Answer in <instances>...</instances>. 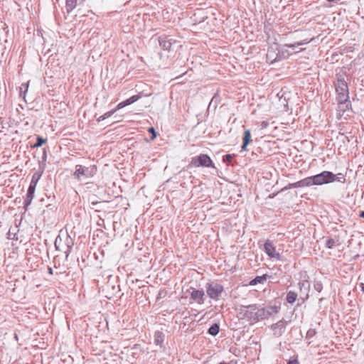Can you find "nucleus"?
Masks as SVG:
<instances>
[{
	"instance_id": "1",
	"label": "nucleus",
	"mask_w": 364,
	"mask_h": 364,
	"mask_svg": "<svg viewBox=\"0 0 364 364\" xmlns=\"http://www.w3.org/2000/svg\"><path fill=\"white\" fill-rule=\"evenodd\" d=\"M305 36V31L295 30L282 33L281 40L284 42V47L295 49L300 46L306 45L313 41V38H306Z\"/></svg>"
},
{
	"instance_id": "2",
	"label": "nucleus",
	"mask_w": 364,
	"mask_h": 364,
	"mask_svg": "<svg viewBox=\"0 0 364 364\" xmlns=\"http://www.w3.org/2000/svg\"><path fill=\"white\" fill-rule=\"evenodd\" d=\"M260 304H253L250 305H240L237 308L238 317L240 319H244L250 323H255L258 322V308Z\"/></svg>"
},
{
	"instance_id": "3",
	"label": "nucleus",
	"mask_w": 364,
	"mask_h": 364,
	"mask_svg": "<svg viewBox=\"0 0 364 364\" xmlns=\"http://www.w3.org/2000/svg\"><path fill=\"white\" fill-rule=\"evenodd\" d=\"M311 186H322L336 181V176L329 171H323L314 176H309Z\"/></svg>"
},
{
	"instance_id": "4",
	"label": "nucleus",
	"mask_w": 364,
	"mask_h": 364,
	"mask_svg": "<svg viewBox=\"0 0 364 364\" xmlns=\"http://www.w3.org/2000/svg\"><path fill=\"white\" fill-rule=\"evenodd\" d=\"M97 168L95 165L84 166L77 164L75 166V171L73 173L75 178L81 181L82 178L88 179L93 177L97 173Z\"/></svg>"
},
{
	"instance_id": "5",
	"label": "nucleus",
	"mask_w": 364,
	"mask_h": 364,
	"mask_svg": "<svg viewBox=\"0 0 364 364\" xmlns=\"http://www.w3.org/2000/svg\"><path fill=\"white\" fill-rule=\"evenodd\" d=\"M336 101L344 102L349 100L348 87L344 78L339 75L337 77V83L336 84Z\"/></svg>"
},
{
	"instance_id": "6",
	"label": "nucleus",
	"mask_w": 364,
	"mask_h": 364,
	"mask_svg": "<svg viewBox=\"0 0 364 364\" xmlns=\"http://www.w3.org/2000/svg\"><path fill=\"white\" fill-rule=\"evenodd\" d=\"M191 165L194 167L215 168L213 160L206 154H200L192 157Z\"/></svg>"
},
{
	"instance_id": "7",
	"label": "nucleus",
	"mask_w": 364,
	"mask_h": 364,
	"mask_svg": "<svg viewBox=\"0 0 364 364\" xmlns=\"http://www.w3.org/2000/svg\"><path fill=\"white\" fill-rule=\"evenodd\" d=\"M205 287L208 296L213 300H218L224 290L223 285L214 282L207 283Z\"/></svg>"
},
{
	"instance_id": "8",
	"label": "nucleus",
	"mask_w": 364,
	"mask_h": 364,
	"mask_svg": "<svg viewBox=\"0 0 364 364\" xmlns=\"http://www.w3.org/2000/svg\"><path fill=\"white\" fill-rule=\"evenodd\" d=\"M281 309L280 306H267L263 308H258L259 320L262 321L278 314Z\"/></svg>"
},
{
	"instance_id": "9",
	"label": "nucleus",
	"mask_w": 364,
	"mask_h": 364,
	"mask_svg": "<svg viewBox=\"0 0 364 364\" xmlns=\"http://www.w3.org/2000/svg\"><path fill=\"white\" fill-rule=\"evenodd\" d=\"M287 323L288 322L284 318H282L277 323L272 324L270 328L273 332V335L276 337L282 336L285 332Z\"/></svg>"
},
{
	"instance_id": "10",
	"label": "nucleus",
	"mask_w": 364,
	"mask_h": 364,
	"mask_svg": "<svg viewBox=\"0 0 364 364\" xmlns=\"http://www.w3.org/2000/svg\"><path fill=\"white\" fill-rule=\"evenodd\" d=\"M299 289H300L301 292H304L305 294V296L304 297L303 296H300L298 299L299 302H301V303H299L297 304V306L301 305L302 303H304L306 300H307L309 299V289H310V284H309L308 280H302V281L299 282Z\"/></svg>"
},
{
	"instance_id": "11",
	"label": "nucleus",
	"mask_w": 364,
	"mask_h": 364,
	"mask_svg": "<svg viewBox=\"0 0 364 364\" xmlns=\"http://www.w3.org/2000/svg\"><path fill=\"white\" fill-rule=\"evenodd\" d=\"M311 180L310 177L304 178L297 182L289 183L287 186H284L281 191H287L289 188H303V187H309L311 186Z\"/></svg>"
},
{
	"instance_id": "12",
	"label": "nucleus",
	"mask_w": 364,
	"mask_h": 364,
	"mask_svg": "<svg viewBox=\"0 0 364 364\" xmlns=\"http://www.w3.org/2000/svg\"><path fill=\"white\" fill-rule=\"evenodd\" d=\"M173 43H176V41H173L170 36L163 35L159 37V46L164 50H170Z\"/></svg>"
},
{
	"instance_id": "13",
	"label": "nucleus",
	"mask_w": 364,
	"mask_h": 364,
	"mask_svg": "<svg viewBox=\"0 0 364 364\" xmlns=\"http://www.w3.org/2000/svg\"><path fill=\"white\" fill-rule=\"evenodd\" d=\"M264 248L266 254L269 257L279 259L280 254L276 252V248L271 242L269 240L266 241L264 245Z\"/></svg>"
},
{
	"instance_id": "14",
	"label": "nucleus",
	"mask_w": 364,
	"mask_h": 364,
	"mask_svg": "<svg viewBox=\"0 0 364 364\" xmlns=\"http://www.w3.org/2000/svg\"><path fill=\"white\" fill-rule=\"evenodd\" d=\"M338 109H337V119H340L344 113L351 108V102L350 100L344 102H337Z\"/></svg>"
},
{
	"instance_id": "15",
	"label": "nucleus",
	"mask_w": 364,
	"mask_h": 364,
	"mask_svg": "<svg viewBox=\"0 0 364 364\" xmlns=\"http://www.w3.org/2000/svg\"><path fill=\"white\" fill-rule=\"evenodd\" d=\"M73 245L74 242L71 237L68 235H66L63 246L62 247V250L64 252L65 255L66 259H68V257L72 251Z\"/></svg>"
},
{
	"instance_id": "16",
	"label": "nucleus",
	"mask_w": 364,
	"mask_h": 364,
	"mask_svg": "<svg viewBox=\"0 0 364 364\" xmlns=\"http://www.w3.org/2000/svg\"><path fill=\"white\" fill-rule=\"evenodd\" d=\"M205 292L203 289H192L191 292V299L196 301L198 304L204 303Z\"/></svg>"
},
{
	"instance_id": "17",
	"label": "nucleus",
	"mask_w": 364,
	"mask_h": 364,
	"mask_svg": "<svg viewBox=\"0 0 364 364\" xmlns=\"http://www.w3.org/2000/svg\"><path fill=\"white\" fill-rule=\"evenodd\" d=\"M140 98H141V95H132L129 98H128V99H127V100L119 102L116 106V109L119 110L120 109H122V108L125 107L126 106L130 105L134 103L135 102H136Z\"/></svg>"
},
{
	"instance_id": "18",
	"label": "nucleus",
	"mask_w": 364,
	"mask_h": 364,
	"mask_svg": "<svg viewBox=\"0 0 364 364\" xmlns=\"http://www.w3.org/2000/svg\"><path fill=\"white\" fill-rule=\"evenodd\" d=\"M35 190H36L35 187L28 186L26 198L24 199V201H23V207H24L25 210H27L28 207L31 205L32 200L34 197Z\"/></svg>"
},
{
	"instance_id": "19",
	"label": "nucleus",
	"mask_w": 364,
	"mask_h": 364,
	"mask_svg": "<svg viewBox=\"0 0 364 364\" xmlns=\"http://www.w3.org/2000/svg\"><path fill=\"white\" fill-rule=\"evenodd\" d=\"M268 276L267 274H263L262 276H257L254 279H251L249 282L250 286H255L257 284H264L267 279Z\"/></svg>"
},
{
	"instance_id": "20",
	"label": "nucleus",
	"mask_w": 364,
	"mask_h": 364,
	"mask_svg": "<svg viewBox=\"0 0 364 364\" xmlns=\"http://www.w3.org/2000/svg\"><path fill=\"white\" fill-rule=\"evenodd\" d=\"M43 173V170H42L40 172H35L32 175L31 180L29 186H32V187L36 188L37 183L38 182V181L40 180Z\"/></svg>"
},
{
	"instance_id": "21",
	"label": "nucleus",
	"mask_w": 364,
	"mask_h": 364,
	"mask_svg": "<svg viewBox=\"0 0 364 364\" xmlns=\"http://www.w3.org/2000/svg\"><path fill=\"white\" fill-rule=\"evenodd\" d=\"M164 341V334L161 331H156L154 333V343L162 347Z\"/></svg>"
},
{
	"instance_id": "22",
	"label": "nucleus",
	"mask_w": 364,
	"mask_h": 364,
	"mask_svg": "<svg viewBox=\"0 0 364 364\" xmlns=\"http://www.w3.org/2000/svg\"><path fill=\"white\" fill-rule=\"evenodd\" d=\"M298 294L294 291H289L287 293L286 300L287 303L293 304L297 299Z\"/></svg>"
},
{
	"instance_id": "23",
	"label": "nucleus",
	"mask_w": 364,
	"mask_h": 364,
	"mask_svg": "<svg viewBox=\"0 0 364 364\" xmlns=\"http://www.w3.org/2000/svg\"><path fill=\"white\" fill-rule=\"evenodd\" d=\"M47 138H43L41 136L38 135L36 136V141L35 144L31 145V149L38 148L41 146L43 144H45L47 141Z\"/></svg>"
},
{
	"instance_id": "24",
	"label": "nucleus",
	"mask_w": 364,
	"mask_h": 364,
	"mask_svg": "<svg viewBox=\"0 0 364 364\" xmlns=\"http://www.w3.org/2000/svg\"><path fill=\"white\" fill-rule=\"evenodd\" d=\"M220 331V325L217 323L212 324L208 330V333L213 336L218 334Z\"/></svg>"
},
{
	"instance_id": "25",
	"label": "nucleus",
	"mask_w": 364,
	"mask_h": 364,
	"mask_svg": "<svg viewBox=\"0 0 364 364\" xmlns=\"http://www.w3.org/2000/svg\"><path fill=\"white\" fill-rule=\"evenodd\" d=\"M28 84H29L28 82H25V83H22L21 87H19V95L24 100H25V98H26V94L28 92Z\"/></svg>"
},
{
	"instance_id": "26",
	"label": "nucleus",
	"mask_w": 364,
	"mask_h": 364,
	"mask_svg": "<svg viewBox=\"0 0 364 364\" xmlns=\"http://www.w3.org/2000/svg\"><path fill=\"white\" fill-rule=\"evenodd\" d=\"M48 151V147H44L43 149V156L41 157V161H40V168H42V170L44 171L46 163L47 160V152Z\"/></svg>"
},
{
	"instance_id": "27",
	"label": "nucleus",
	"mask_w": 364,
	"mask_h": 364,
	"mask_svg": "<svg viewBox=\"0 0 364 364\" xmlns=\"http://www.w3.org/2000/svg\"><path fill=\"white\" fill-rule=\"evenodd\" d=\"M117 111V109H116V107L114 109H112L109 112H107L106 113H105L104 114L101 115L100 117H99L97 119V121L98 122H101V121H103L105 120V119L111 117L114 112H116Z\"/></svg>"
},
{
	"instance_id": "28",
	"label": "nucleus",
	"mask_w": 364,
	"mask_h": 364,
	"mask_svg": "<svg viewBox=\"0 0 364 364\" xmlns=\"http://www.w3.org/2000/svg\"><path fill=\"white\" fill-rule=\"evenodd\" d=\"M220 96L218 93L215 94V95L213 97L212 100H210L208 107H213L214 109H216L218 107V102H219Z\"/></svg>"
},
{
	"instance_id": "29",
	"label": "nucleus",
	"mask_w": 364,
	"mask_h": 364,
	"mask_svg": "<svg viewBox=\"0 0 364 364\" xmlns=\"http://www.w3.org/2000/svg\"><path fill=\"white\" fill-rule=\"evenodd\" d=\"M77 1H65L67 14H70L77 6Z\"/></svg>"
},
{
	"instance_id": "30",
	"label": "nucleus",
	"mask_w": 364,
	"mask_h": 364,
	"mask_svg": "<svg viewBox=\"0 0 364 364\" xmlns=\"http://www.w3.org/2000/svg\"><path fill=\"white\" fill-rule=\"evenodd\" d=\"M251 141L252 139L250 131L249 129L245 130L242 138V142L245 143V144H249Z\"/></svg>"
},
{
	"instance_id": "31",
	"label": "nucleus",
	"mask_w": 364,
	"mask_h": 364,
	"mask_svg": "<svg viewBox=\"0 0 364 364\" xmlns=\"http://www.w3.org/2000/svg\"><path fill=\"white\" fill-rule=\"evenodd\" d=\"M207 17L208 16L206 14H203L200 17V19H197V14L195 13L191 18L193 19V21H194V23L196 24V23H199L205 21V20L207 18Z\"/></svg>"
},
{
	"instance_id": "32",
	"label": "nucleus",
	"mask_w": 364,
	"mask_h": 364,
	"mask_svg": "<svg viewBox=\"0 0 364 364\" xmlns=\"http://www.w3.org/2000/svg\"><path fill=\"white\" fill-rule=\"evenodd\" d=\"M314 289L318 293H320L323 289V284L321 281L314 280Z\"/></svg>"
},
{
	"instance_id": "33",
	"label": "nucleus",
	"mask_w": 364,
	"mask_h": 364,
	"mask_svg": "<svg viewBox=\"0 0 364 364\" xmlns=\"http://www.w3.org/2000/svg\"><path fill=\"white\" fill-rule=\"evenodd\" d=\"M62 242V238L60 235H58L55 238L54 245L56 250L60 251L62 250V247H60V242Z\"/></svg>"
},
{
	"instance_id": "34",
	"label": "nucleus",
	"mask_w": 364,
	"mask_h": 364,
	"mask_svg": "<svg viewBox=\"0 0 364 364\" xmlns=\"http://www.w3.org/2000/svg\"><path fill=\"white\" fill-rule=\"evenodd\" d=\"M336 241L333 238H328L326 242V247L328 249H333L336 245Z\"/></svg>"
},
{
	"instance_id": "35",
	"label": "nucleus",
	"mask_w": 364,
	"mask_h": 364,
	"mask_svg": "<svg viewBox=\"0 0 364 364\" xmlns=\"http://www.w3.org/2000/svg\"><path fill=\"white\" fill-rule=\"evenodd\" d=\"M316 334V330L314 328H310L308 330V331L306 333V339L309 340V339L312 338L313 337H314Z\"/></svg>"
},
{
	"instance_id": "36",
	"label": "nucleus",
	"mask_w": 364,
	"mask_h": 364,
	"mask_svg": "<svg viewBox=\"0 0 364 364\" xmlns=\"http://www.w3.org/2000/svg\"><path fill=\"white\" fill-rule=\"evenodd\" d=\"M235 156L234 154H225L223 156V161L224 163H230L232 159H233V157Z\"/></svg>"
},
{
	"instance_id": "37",
	"label": "nucleus",
	"mask_w": 364,
	"mask_h": 364,
	"mask_svg": "<svg viewBox=\"0 0 364 364\" xmlns=\"http://www.w3.org/2000/svg\"><path fill=\"white\" fill-rule=\"evenodd\" d=\"M336 176V181H337L338 182H340V183H345L346 182V176L344 174L341 173H338Z\"/></svg>"
},
{
	"instance_id": "38",
	"label": "nucleus",
	"mask_w": 364,
	"mask_h": 364,
	"mask_svg": "<svg viewBox=\"0 0 364 364\" xmlns=\"http://www.w3.org/2000/svg\"><path fill=\"white\" fill-rule=\"evenodd\" d=\"M148 132L151 134V140H154L156 138L157 136V133L155 130V129L153 127H151L148 129Z\"/></svg>"
},
{
	"instance_id": "39",
	"label": "nucleus",
	"mask_w": 364,
	"mask_h": 364,
	"mask_svg": "<svg viewBox=\"0 0 364 364\" xmlns=\"http://www.w3.org/2000/svg\"><path fill=\"white\" fill-rule=\"evenodd\" d=\"M287 364H299L298 357L296 356L293 358H291L288 362Z\"/></svg>"
},
{
	"instance_id": "40",
	"label": "nucleus",
	"mask_w": 364,
	"mask_h": 364,
	"mask_svg": "<svg viewBox=\"0 0 364 364\" xmlns=\"http://www.w3.org/2000/svg\"><path fill=\"white\" fill-rule=\"evenodd\" d=\"M269 125V123L266 121H262L261 122V124H260V127H261V129H266Z\"/></svg>"
},
{
	"instance_id": "41",
	"label": "nucleus",
	"mask_w": 364,
	"mask_h": 364,
	"mask_svg": "<svg viewBox=\"0 0 364 364\" xmlns=\"http://www.w3.org/2000/svg\"><path fill=\"white\" fill-rule=\"evenodd\" d=\"M247 145H248V144H245V143H243V142H242V147H241L242 150H243V151H246V150H247Z\"/></svg>"
},
{
	"instance_id": "42",
	"label": "nucleus",
	"mask_w": 364,
	"mask_h": 364,
	"mask_svg": "<svg viewBox=\"0 0 364 364\" xmlns=\"http://www.w3.org/2000/svg\"><path fill=\"white\" fill-rule=\"evenodd\" d=\"M48 274H53V269L51 267H48Z\"/></svg>"
},
{
	"instance_id": "43",
	"label": "nucleus",
	"mask_w": 364,
	"mask_h": 364,
	"mask_svg": "<svg viewBox=\"0 0 364 364\" xmlns=\"http://www.w3.org/2000/svg\"><path fill=\"white\" fill-rule=\"evenodd\" d=\"M359 216L362 218H364V211H361L359 213Z\"/></svg>"
},
{
	"instance_id": "44",
	"label": "nucleus",
	"mask_w": 364,
	"mask_h": 364,
	"mask_svg": "<svg viewBox=\"0 0 364 364\" xmlns=\"http://www.w3.org/2000/svg\"><path fill=\"white\" fill-rule=\"evenodd\" d=\"M198 14H200V13H203V9H198Z\"/></svg>"
},
{
	"instance_id": "45",
	"label": "nucleus",
	"mask_w": 364,
	"mask_h": 364,
	"mask_svg": "<svg viewBox=\"0 0 364 364\" xmlns=\"http://www.w3.org/2000/svg\"><path fill=\"white\" fill-rule=\"evenodd\" d=\"M218 364H230V363L225 362V361H222V362H220Z\"/></svg>"
}]
</instances>
